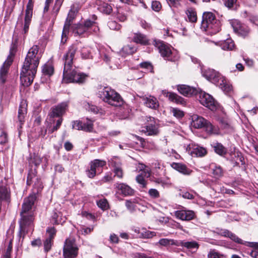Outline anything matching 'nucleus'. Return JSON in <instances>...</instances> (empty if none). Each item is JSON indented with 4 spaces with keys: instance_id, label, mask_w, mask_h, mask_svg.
<instances>
[{
    "instance_id": "nucleus-27",
    "label": "nucleus",
    "mask_w": 258,
    "mask_h": 258,
    "mask_svg": "<svg viewBox=\"0 0 258 258\" xmlns=\"http://www.w3.org/2000/svg\"><path fill=\"white\" fill-rule=\"evenodd\" d=\"M171 166L174 169L184 175H189L192 172V170L188 168L185 164L181 163L173 162L171 164Z\"/></svg>"
},
{
    "instance_id": "nucleus-4",
    "label": "nucleus",
    "mask_w": 258,
    "mask_h": 258,
    "mask_svg": "<svg viewBox=\"0 0 258 258\" xmlns=\"http://www.w3.org/2000/svg\"><path fill=\"white\" fill-rule=\"evenodd\" d=\"M99 97L104 102L114 106H121L124 101L120 94L109 87H104L99 91Z\"/></svg>"
},
{
    "instance_id": "nucleus-28",
    "label": "nucleus",
    "mask_w": 258,
    "mask_h": 258,
    "mask_svg": "<svg viewBox=\"0 0 258 258\" xmlns=\"http://www.w3.org/2000/svg\"><path fill=\"white\" fill-rule=\"evenodd\" d=\"M204 130L209 135H219L220 134L219 127L213 124L209 120H207Z\"/></svg>"
},
{
    "instance_id": "nucleus-58",
    "label": "nucleus",
    "mask_w": 258,
    "mask_h": 258,
    "mask_svg": "<svg viewBox=\"0 0 258 258\" xmlns=\"http://www.w3.org/2000/svg\"><path fill=\"white\" fill-rule=\"evenodd\" d=\"M12 242H13V239H11L9 242V245L8 246L5 255H4V256H6L7 257H11V252L12 251V248H13Z\"/></svg>"
},
{
    "instance_id": "nucleus-29",
    "label": "nucleus",
    "mask_w": 258,
    "mask_h": 258,
    "mask_svg": "<svg viewBox=\"0 0 258 258\" xmlns=\"http://www.w3.org/2000/svg\"><path fill=\"white\" fill-rule=\"evenodd\" d=\"M137 50V48L132 44H127L123 46L120 51V54L125 57L128 55H132L135 53Z\"/></svg>"
},
{
    "instance_id": "nucleus-6",
    "label": "nucleus",
    "mask_w": 258,
    "mask_h": 258,
    "mask_svg": "<svg viewBox=\"0 0 258 258\" xmlns=\"http://www.w3.org/2000/svg\"><path fill=\"white\" fill-rule=\"evenodd\" d=\"M202 74L208 80L219 86L225 91L229 92L231 89V86L227 84L222 76L213 69H208L203 71Z\"/></svg>"
},
{
    "instance_id": "nucleus-46",
    "label": "nucleus",
    "mask_w": 258,
    "mask_h": 258,
    "mask_svg": "<svg viewBox=\"0 0 258 258\" xmlns=\"http://www.w3.org/2000/svg\"><path fill=\"white\" fill-rule=\"evenodd\" d=\"M97 205L102 210H106L109 208V204L106 199H103L97 202Z\"/></svg>"
},
{
    "instance_id": "nucleus-48",
    "label": "nucleus",
    "mask_w": 258,
    "mask_h": 258,
    "mask_svg": "<svg viewBox=\"0 0 258 258\" xmlns=\"http://www.w3.org/2000/svg\"><path fill=\"white\" fill-rule=\"evenodd\" d=\"M56 232L57 230L54 227H48L46 229V233L48 235L47 238L53 240Z\"/></svg>"
},
{
    "instance_id": "nucleus-13",
    "label": "nucleus",
    "mask_w": 258,
    "mask_h": 258,
    "mask_svg": "<svg viewBox=\"0 0 258 258\" xmlns=\"http://www.w3.org/2000/svg\"><path fill=\"white\" fill-rule=\"evenodd\" d=\"M68 108V102H61L51 107L49 115L50 117H57L60 118L65 114Z\"/></svg>"
},
{
    "instance_id": "nucleus-54",
    "label": "nucleus",
    "mask_w": 258,
    "mask_h": 258,
    "mask_svg": "<svg viewBox=\"0 0 258 258\" xmlns=\"http://www.w3.org/2000/svg\"><path fill=\"white\" fill-rule=\"evenodd\" d=\"M151 8L153 11L158 12L161 10L162 5L160 2L154 1L152 3Z\"/></svg>"
},
{
    "instance_id": "nucleus-20",
    "label": "nucleus",
    "mask_w": 258,
    "mask_h": 258,
    "mask_svg": "<svg viewBox=\"0 0 258 258\" xmlns=\"http://www.w3.org/2000/svg\"><path fill=\"white\" fill-rule=\"evenodd\" d=\"M175 216L181 220L189 221L195 218V214L190 210H179L175 211Z\"/></svg>"
},
{
    "instance_id": "nucleus-38",
    "label": "nucleus",
    "mask_w": 258,
    "mask_h": 258,
    "mask_svg": "<svg viewBox=\"0 0 258 258\" xmlns=\"http://www.w3.org/2000/svg\"><path fill=\"white\" fill-rule=\"evenodd\" d=\"M63 1L64 0H55V4L52 11V14L54 16V19L56 18Z\"/></svg>"
},
{
    "instance_id": "nucleus-51",
    "label": "nucleus",
    "mask_w": 258,
    "mask_h": 258,
    "mask_svg": "<svg viewBox=\"0 0 258 258\" xmlns=\"http://www.w3.org/2000/svg\"><path fill=\"white\" fill-rule=\"evenodd\" d=\"M138 168L140 171H145L146 174H148L147 175H151V169L146 165L142 163H139Z\"/></svg>"
},
{
    "instance_id": "nucleus-30",
    "label": "nucleus",
    "mask_w": 258,
    "mask_h": 258,
    "mask_svg": "<svg viewBox=\"0 0 258 258\" xmlns=\"http://www.w3.org/2000/svg\"><path fill=\"white\" fill-rule=\"evenodd\" d=\"M182 246L189 249H198L199 247V244L195 241H184L178 240V246Z\"/></svg>"
},
{
    "instance_id": "nucleus-45",
    "label": "nucleus",
    "mask_w": 258,
    "mask_h": 258,
    "mask_svg": "<svg viewBox=\"0 0 258 258\" xmlns=\"http://www.w3.org/2000/svg\"><path fill=\"white\" fill-rule=\"evenodd\" d=\"M8 136L6 132L0 130V145H5L8 143Z\"/></svg>"
},
{
    "instance_id": "nucleus-31",
    "label": "nucleus",
    "mask_w": 258,
    "mask_h": 258,
    "mask_svg": "<svg viewBox=\"0 0 258 258\" xmlns=\"http://www.w3.org/2000/svg\"><path fill=\"white\" fill-rule=\"evenodd\" d=\"M232 26L235 31L243 36H245L249 33V29L248 28L241 26V25L237 21L233 22Z\"/></svg>"
},
{
    "instance_id": "nucleus-62",
    "label": "nucleus",
    "mask_w": 258,
    "mask_h": 258,
    "mask_svg": "<svg viewBox=\"0 0 258 258\" xmlns=\"http://www.w3.org/2000/svg\"><path fill=\"white\" fill-rule=\"evenodd\" d=\"M113 179L112 174L110 173H106L101 180V182H107L112 181Z\"/></svg>"
},
{
    "instance_id": "nucleus-63",
    "label": "nucleus",
    "mask_w": 258,
    "mask_h": 258,
    "mask_svg": "<svg viewBox=\"0 0 258 258\" xmlns=\"http://www.w3.org/2000/svg\"><path fill=\"white\" fill-rule=\"evenodd\" d=\"M134 200H130L125 201V206L127 209L130 211H133L134 210Z\"/></svg>"
},
{
    "instance_id": "nucleus-60",
    "label": "nucleus",
    "mask_w": 258,
    "mask_h": 258,
    "mask_svg": "<svg viewBox=\"0 0 258 258\" xmlns=\"http://www.w3.org/2000/svg\"><path fill=\"white\" fill-rule=\"evenodd\" d=\"M114 173V176L117 177L118 178L121 179L123 177V171L121 167L113 169Z\"/></svg>"
},
{
    "instance_id": "nucleus-32",
    "label": "nucleus",
    "mask_w": 258,
    "mask_h": 258,
    "mask_svg": "<svg viewBox=\"0 0 258 258\" xmlns=\"http://www.w3.org/2000/svg\"><path fill=\"white\" fill-rule=\"evenodd\" d=\"M207 154V150L203 147L195 146L190 151V154L192 156L202 157Z\"/></svg>"
},
{
    "instance_id": "nucleus-2",
    "label": "nucleus",
    "mask_w": 258,
    "mask_h": 258,
    "mask_svg": "<svg viewBox=\"0 0 258 258\" xmlns=\"http://www.w3.org/2000/svg\"><path fill=\"white\" fill-rule=\"evenodd\" d=\"M78 48L76 44H72L62 57L63 71L62 82L82 84L88 78V75L73 69V61Z\"/></svg>"
},
{
    "instance_id": "nucleus-57",
    "label": "nucleus",
    "mask_w": 258,
    "mask_h": 258,
    "mask_svg": "<svg viewBox=\"0 0 258 258\" xmlns=\"http://www.w3.org/2000/svg\"><path fill=\"white\" fill-rule=\"evenodd\" d=\"M224 5L229 9L234 7L236 4L237 0H222Z\"/></svg>"
},
{
    "instance_id": "nucleus-7",
    "label": "nucleus",
    "mask_w": 258,
    "mask_h": 258,
    "mask_svg": "<svg viewBox=\"0 0 258 258\" xmlns=\"http://www.w3.org/2000/svg\"><path fill=\"white\" fill-rule=\"evenodd\" d=\"M198 93L199 100L200 103L212 111H215L219 108V103L208 93L200 91Z\"/></svg>"
},
{
    "instance_id": "nucleus-10",
    "label": "nucleus",
    "mask_w": 258,
    "mask_h": 258,
    "mask_svg": "<svg viewBox=\"0 0 258 258\" xmlns=\"http://www.w3.org/2000/svg\"><path fill=\"white\" fill-rule=\"evenodd\" d=\"M33 8V4L32 3V0H29L25 11L24 23L22 32V34L23 35V39H25L26 35L29 30V26L30 25L32 17Z\"/></svg>"
},
{
    "instance_id": "nucleus-18",
    "label": "nucleus",
    "mask_w": 258,
    "mask_h": 258,
    "mask_svg": "<svg viewBox=\"0 0 258 258\" xmlns=\"http://www.w3.org/2000/svg\"><path fill=\"white\" fill-rule=\"evenodd\" d=\"M178 91L186 97H190L198 93V90L189 86L185 85H179L177 86Z\"/></svg>"
},
{
    "instance_id": "nucleus-16",
    "label": "nucleus",
    "mask_w": 258,
    "mask_h": 258,
    "mask_svg": "<svg viewBox=\"0 0 258 258\" xmlns=\"http://www.w3.org/2000/svg\"><path fill=\"white\" fill-rule=\"evenodd\" d=\"M13 62L12 57L9 55L4 62L0 69V81L3 84L5 83L9 68Z\"/></svg>"
},
{
    "instance_id": "nucleus-52",
    "label": "nucleus",
    "mask_w": 258,
    "mask_h": 258,
    "mask_svg": "<svg viewBox=\"0 0 258 258\" xmlns=\"http://www.w3.org/2000/svg\"><path fill=\"white\" fill-rule=\"evenodd\" d=\"M53 240L46 238L44 242V248L45 252H48L51 248Z\"/></svg>"
},
{
    "instance_id": "nucleus-59",
    "label": "nucleus",
    "mask_w": 258,
    "mask_h": 258,
    "mask_svg": "<svg viewBox=\"0 0 258 258\" xmlns=\"http://www.w3.org/2000/svg\"><path fill=\"white\" fill-rule=\"evenodd\" d=\"M172 113L173 115L178 118H182L184 116L183 112L177 108H173Z\"/></svg>"
},
{
    "instance_id": "nucleus-43",
    "label": "nucleus",
    "mask_w": 258,
    "mask_h": 258,
    "mask_svg": "<svg viewBox=\"0 0 258 258\" xmlns=\"http://www.w3.org/2000/svg\"><path fill=\"white\" fill-rule=\"evenodd\" d=\"M96 22L94 21H91L89 20H87L85 21L84 24H83L87 31H88L92 27H94L93 31L95 32L99 30L98 27L96 26Z\"/></svg>"
},
{
    "instance_id": "nucleus-41",
    "label": "nucleus",
    "mask_w": 258,
    "mask_h": 258,
    "mask_svg": "<svg viewBox=\"0 0 258 258\" xmlns=\"http://www.w3.org/2000/svg\"><path fill=\"white\" fill-rule=\"evenodd\" d=\"M81 54L83 59L92 58L90 48L83 47L81 50Z\"/></svg>"
},
{
    "instance_id": "nucleus-39",
    "label": "nucleus",
    "mask_w": 258,
    "mask_h": 258,
    "mask_svg": "<svg viewBox=\"0 0 258 258\" xmlns=\"http://www.w3.org/2000/svg\"><path fill=\"white\" fill-rule=\"evenodd\" d=\"M93 123L91 120H87L86 122H83L81 130L86 132H92L93 130Z\"/></svg>"
},
{
    "instance_id": "nucleus-23",
    "label": "nucleus",
    "mask_w": 258,
    "mask_h": 258,
    "mask_svg": "<svg viewBox=\"0 0 258 258\" xmlns=\"http://www.w3.org/2000/svg\"><path fill=\"white\" fill-rule=\"evenodd\" d=\"M142 132L147 136H157L159 133L158 126L155 123H150L142 127Z\"/></svg>"
},
{
    "instance_id": "nucleus-1",
    "label": "nucleus",
    "mask_w": 258,
    "mask_h": 258,
    "mask_svg": "<svg viewBox=\"0 0 258 258\" xmlns=\"http://www.w3.org/2000/svg\"><path fill=\"white\" fill-rule=\"evenodd\" d=\"M41 56L38 45H34L29 49L20 73V80L23 86L28 87L33 83Z\"/></svg>"
},
{
    "instance_id": "nucleus-53",
    "label": "nucleus",
    "mask_w": 258,
    "mask_h": 258,
    "mask_svg": "<svg viewBox=\"0 0 258 258\" xmlns=\"http://www.w3.org/2000/svg\"><path fill=\"white\" fill-rule=\"evenodd\" d=\"M223 255L217 252L215 249L210 250L208 254V258H223Z\"/></svg>"
},
{
    "instance_id": "nucleus-55",
    "label": "nucleus",
    "mask_w": 258,
    "mask_h": 258,
    "mask_svg": "<svg viewBox=\"0 0 258 258\" xmlns=\"http://www.w3.org/2000/svg\"><path fill=\"white\" fill-rule=\"evenodd\" d=\"M149 196L153 199H157L160 197L159 191L155 188H151L148 191Z\"/></svg>"
},
{
    "instance_id": "nucleus-14",
    "label": "nucleus",
    "mask_w": 258,
    "mask_h": 258,
    "mask_svg": "<svg viewBox=\"0 0 258 258\" xmlns=\"http://www.w3.org/2000/svg\"><path fill=\"white\" fill-rule=\"evenodd\" d=\"M116 192L124 197L134 196L135 190L124 183L116 182L114 184Z\"/></svg>"
},
{
    "instance_id": "nucleus-22",
    "label": "nucleus",
    "mask_w": 258,
    "mask_h": 258,
    "mask_svg": "<svg viewBox=\"0 0 258 258\" xmlns=\"http://www.w3.org/2000/svg\"><path fill=\"white\" fill-rule=\"evenodd\" d=\"M66 218L62 216L61 212L53 211L50 218V222L52 225L62 224L66 222Z\"/></svg>"
},
{
    "instance_id": "nucleus-42",
    "label": "nucleus",
    "mask_w": 258,
    "mask_h": 258,
    "mask_svg": "<svg viewBox=\"0 0 258 258\" xmlns=\"http://www.w3.org/2000/svg\"><path fill=\"white\" fill-rule=\"evenodd\" d=\"M136 181L140 184L142 188H146L148 181L146 179L143 174H139L136 176Z\"/></svg>"
},
{
    "instance_id": "nucleus-36",
    "label": "nucleus",
    "mask_w": 258,
    "mask_h": 258,
    "mask_svg": "<svg viewBox=\"0 0 258 258\" xmlns=\"http://www.w3.org/2000/svg\"><path fill=\"white\" fill-rule=\"evenodd\" d=\"M99 10L106 14H110L112 11V7L108 4L102 3L99 5Z\"/></svg>"
},
{
    "instance_id": "nucleus-40",
    "label": "nucleus",
    "mask_w": 258,
    "mask_h": 258,
    "mask_svg": "<svg viewBox=\"0 0 258 258\" xmlns=\"http://www.w3.org/2000/svg\"><path fill=\"white\" fill-rule=\"evenodd\" d=\"M189 21L191 23L196 22L197 21V16L196 12L192 9H189L186 11Z\"/></svg>"
},
{
    "instance_id": "nucleus-33",
    "label": "nucleus",
    "mask_w": 258,
    "mask_h": 258,
    "mask_svg": "<svg viewBox=\"0 0 258 258\" xmlns=\"http://www.w3.org/2000/svg\"><path fill=\"white\" fill-rule=\"evenodd\" d=\"M178 240L173 239L161 238L159 240L158 243L163 246H168L170 245L178 246Z\"/></svg>"
},
{
    "instance_id": "nucleus-15",
    "label": "nucleus",
    "mask_w": 258,
    "mask_h": 258,
    "mask_svg": "<svg viewBox=\"0 0 258 258\" xmlns=\"http://www.w3.org/2000/svg\"><path fill=\"white\" fill-rule=\"evenodd\" d=\"M162 94L164 96L168 98L171 102H174L177 104L185 105L186 102L184 99L175 93L168 92L165 90L162 91Z\"/></svg>"
},
{
    "instance_id": "nucleus-49",
    "label": "nucleus",
    "mask_w": 258,
    "mask_h": 258,
    "mask_svg": "<svg viewBox=\"0 0 258 258\" xmlns=\"http://www.w3.org/2000/svg\"><path fill=\"white\" fill-rule=\"evenodd\" d=\"M213 174L216 178H219L223 176V171L222 168L220 166H215L213 169Z\"/></svg>"
},
{
    "instance_id": "nucleus-47",
    "label": "nucleus",
    "mask_w": 258,
    "mask_h": 258,
    "mask_svg": "<svg viewBox=\"0 0 258 258\" xmlns=\"http://www.w3.org/2000/svg\"><path fill=\"white\" fill-rule=\"evenodd\" d=\"M15 5L16 3L14 2L12 6L8 7V8H7L4 17L5 21H7L9 20V19L10 18V17L12 13L13 12L14 9L15 8Z\"/></svg>"
},
{
    "instance_id": "nucleus-5",
    "label": "nucleus",
    "mask_w": 258,
    "mask_h": 258,
    "mask_svg": "<svg viewBox=\"0 0 258 258\" xmlns=\"http://www.w3.org/2000/svg\"><path fill=\"white\" fill-rule=\"evenodd\" d=\"M201 28L208 33L215 34L221 29V22L217 19L215 15L211 12L204 13Z\"/></svg>"
},
{
    "instance_id": "nucleus-61",
    "label": "nucleus",
    "mask_w": 258,
    "mask_h": 258,
    "mask_svg": "<svg viewBox=\"0 0 258 258\" xmlns=\"http://www.w3.org/2000/svg\"><path fill=\"white\" fill-rule=\"evenodd\" d=\"M17 39L13 41L10 48V55H14L17 49Z\"/></svg>"
},
{
    "instance_id": "nucleus-34",
    "label": "nucleus",
    "mask_w": 258,
    "mask_h": 258,
    "mask_svg": "<svg viewBox=\"0 0 258 258\" xmlns=\"http://www.w3.org/2000/svg\"><path fill=\"white\" fill-rule=\"evenodd\" d=\"M221 47L224 50H233L235 47L234 42L231 39H227L221 43Z\"/></svg>"
},
{
    "instance_id": "nucleus-3",
    "label": "nucleus",
    "mask_w": 258,
    "mask_h": 258,
    "mask_svg": "<svg viewBox=\"0 0 258 258\" xmlns=\"http://www.w3.org/2000/svg\"><path fill=\"white\" fill-rule=\"evenodd\" d=\"M36 198V196L35 195H30L24 200L20 213L21 218L19 222L20 226L19 236L20 238L23 239L28 230L34 226V215L32 209Z\"/></svg>"
},
{
    "instance_id": "nucleus-26",
    "label": "nucleus",
    "mask_w": 258,
    "mask_h": 258,
    "mask_svg": "<svg viewBox=\"0 0 258 258\" xmlns=\"http://www.w3.org/2000/svg\"><path fill=\"white\" fill-rule=\"evenodd\" d=\"M143 100L145 105L150 108L157 109L159 107V104L157 98L153 96L150 95L148 97H143Z\"/></svg>"
},
{
    "instance_id": "nucleus-12",
    "label": "nucleus",
    "mask_w": 258,
    "mask_h": 258,
    "mask_svg": "<svg viewBox=\"0 0 258 258\" xmlns=\"http://www.w3.org/2000/svg\"><path fill=\"white\" fill-rule=\"evenodd\" d=\"M154 45L157 47L161 55L168 60L173 61L172 58V51L170 46L160 40H155Z\"/></svg>"
},
{
    "instance_id": "nucleus-11",
    "label": "nucleus",
    "mask_w": 258,
    "mask_h": 258,
    "mask_svg": "<svg viewBox=\"0 0 258 258\" xmlns=\"http://www.w3.org/2000/svg\"><path fill=\"white\" fill-rule=\"evenodd\" d=\"M106 162L104 160L95 159L90 162V168L86 170V174L89 178H94L96 174L97 171H99L101 169V172H102V168L105 166Z\"/></svg>"
},
{
    "instance_id": "nucleus-9",
    "label": "nucleus",
    "mask_w": 258,
    "mask_h": 258,
    "mask_svg": "<svg viewBox=\"0 0 258 258\" xmlns=\"http://www.w3.org/2000/svg\"><path fill=\"white\" fill-rule=\"evenodd\" d=\"M64 258H75L78 254V248L75 240L73 238L66 239L63 248Z\"/></svg>"
},
{
    "instance_id": "nucleus-64",
    "label": "nucleus",
    "mask_w": 258,
    "mask_h": 258,
    "mask_svg": "<svg viewBox=\"0 0 258 258\" xmlns=\"http://www.w3.org/2000/svg\"><path fill=\"white\" fill-rule=\"evenodd\" d=\"M82 121L76 120L73 122L72 128L77 130H81Z\"/></svg>"
},
{
    "instance_id": "nucleus-44",
    "label": "nucleus",
    "mask_w": 258,
    "mask_h": 258,
    "mask_svg": "<svg viewBox=\"0 0 258 258\" xmlns=\"http://www.w3.org/2000/svg\"><path fill=\"white\" fill-rule=\"evenodd\" d=\"M74 32L75 33H76L79 35H81L86 32H87L88 31L83 24H79L76 26L74 29Z\"/></svg>"
},
{
    "instance_id": "nucleus-37",
    "label": "nucleus",
    "mask_w": 258,
    "mask_h": 258,
    "mask_svg": "<svg viewBox=\"0 0 258 258\" xmlns=\"http://www.w3.org/2000/svg\"><path fill=\"white\" fill-rule=\"evenodd\" d=\"M42 72L44 75L50 76L54 73L53 67L50 64H45L42 67Z\"/></svg>"
},
{
    "instance_id": "nucleus-17",
    "label": "nucleus",
    "mask_w": 258,
    "mask_h": 258,
    "mask_svg": "<svg viewBox=\"0 0 258 258\" xmlns=\"http://www.w3.org/2000/svg\"><path fill=\"white\" fill-rule=\"evenodd\" d=\"M75 14H74L73 12H71V11H70L65 24L64 25L63 31L62 32L61 41L63 43L67 41V37L69 32V28L71 25V23L75 18Z\"/></svg>"
},
{
    "instance_id": "nucleus-35",
    "label": "nucleus",
    "mask_w": 258,
    "mask_h": 258,
    "mask_svg": "<svg viewBox=\"0 0 258 258\" xmlns=\"http://www.w3.org/2000/svg\"><path fill=\"white\" fill-rule=\"evenodd\" d=\"M213 148L215 152L221 156L225 155L227 153L226 148L221 143H216Z\"/></svg>"
},
{
    "instance_id": "nucleus-25",
    "label": "nucleus",
    "mask_w": 258,
    "mask_h": 258,
    "mask_svg": "<svg viewBox=\"0 0 258 258\" xmlns=\"http://www.w3.org/2000/svg\"><path fill=\"white\" fill-rule=\"evenodd\" d=\"M208 120L198 115L192 116V125L195 128H203Z\"/></svg>"
},
{
    "instance_id": "nucleus-21",
    "label": "nucleus",
    "mask_w": 258,
    "mask_h": 258,
    "mask_svg": "<svg viewBox=\"0 0 258 258\" xmlns=\"http://www.w3.org/2000/svg\"><path fill=\"white\" fill-rule=\"evenodd\" d=\"M217 230L219 235L225 237H229L230 239L237 243L243 244V240L241 239L238 237L235 234L228 230L222 229H217Z\"/></svg>"
},
{
    "instance_id": "nucleus-19",
    "label": "nucleus",
    "mask_w": 258,
    "mask_h": 258,
    "mask_svg": "<svg viewBox=\"0 0 258 258\" xmlns=\"http://www.w3.org/2000/svg\"><path fill=\"white\" fill-rule=\"evenodd\" d=\"M27 105L24 102H22L19 106L18 110V119L19 122L18 125V130L20 132V130L22 128V125L25 122V116L27 113Z\"/></svg>"
},
{
    "instance_id": "nucleus-50",
    "label": "nucleus",
    "mask_w": 258,
    "mask_h": 258,
    "mask_svg": "<svg viewBox=\"0 0 258 258\" xmlns=\"http://www.w3.org/2000/svg\"><path fill=\"white\" fill-rule=\"evenodd\" d=\"M152 181L157 184L161 185L163 187L168 184V183L164 179L161 177H157L153 176L152 178Z\"/></svg>"
},
{
    "instance_id": "nucleus-8",
    "label": "nucleus",
    "mask_w": 258,
    "mask_h": 258,
    "mask_svg": "<svg viewBox=\"0 0 258 258\" xmlns=\"http://www.w3.org/2000/svg\"><path fill=\"white\" fill-rule=\"evenodd\" d=\"M27 185L33 184V194L32 195L38 194L41 191L43 186L41 179L37 175V172L35 170H31L29 171L27 179Z\"/></svg>"
},
{
    "instance_id": "nucleus-56",
    "label": "nucleus",
    "mask_w": 258,
    "mask_h": 258,
    "mask_svg": "<svg viewBox=\"0 0 258 258\" xmlns=\"http://www.w3.org/2000/svg\"><path fill=\"white\" fill-rule=\"evenodd\" d=\"M111 166L114 168V169L118 168L121 167V163L120 160L117 158H113L110 161Z\"/></svg>"
},
{
    "instance_id": "nucleus-24",
    "label": "nucleus",
    "mask_w": 258,
    "mask_h": 258,
    "mask_svg": "<svg viewBox=\"0 0 258 258\" xmlns=\"http://www.w3.org/2000/svg\"><path fill=\"white\" fill-rule=\"evenodd\" d=\"M132 41L137 44L142 45H148L150 44V40L147 36L141 33H135Z\"/></svg>"
}]
</instances>
